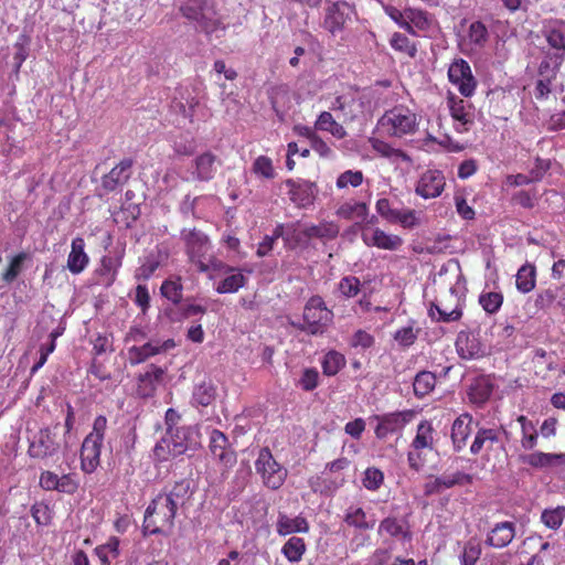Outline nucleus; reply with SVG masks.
<instances>
[{
	"mask_svg": "<svg viewBox=\"0 0 565 565\" xmlns=\"http://www.w3.org/2000/svg\"><path fill=\"white\" fill-rule=\"evenodd\" d=\"M201 446V434L196 426H181L166 430L164 436L156 444L153 456L159 461L195 451Z\"/></svg>",
	"mask_w": 565,
	"mask_h": 565,
	"instance_id": "f257e3e1",
	"label": "nucleus"
},
{
	"mask_svg": "<svg viewBox=\"0 0 565 565\" xmlns=\"http://www.w3.org/2000/svg\"><path fill=\"white\" fill-rule=\"evenodd\" d=\"M420 117L405 105L387 109L376 122V130L390 138H404L417 132Z\"/></svg>",
	"mask_w": 565,
	"mask_h": 565,
	"instance_id": "f03ea898",
	"label": "nucleus"
},
{
	"mask_svg": "<svg viewBox=\"0 0 565 565\" xmlns=\"http://www.w3.org/2000/svg\"><path fill=\"white\" fill-rule=\"evenodd\" d=\"M178 510L179 508L163 492H160L145 511L143 535L161 534L166 530H172Z\"/></svg>",
	"mask_w": 565,
	"mask_h": 565,
	"instance_id": "7ed1b4c3",
	"label": "nucleus"
},
{
	"mask_svg": "<svg viewBox=\"0 0 565 565\" xmlns=\"http://www.w3.org/2000/svg\"><path fill=\"white\" fill-rule=\"evenodd\" d=\"M181 239L185 245L189 262L198 271L210 273L218 259L210 254L211 243L209 237L196 228H183Z\"/></svg>",
	"mask_w": 565,
	"mask_h": 565,
	"instance_id": "20e7f679",
	"label": "nucleus"
},
{
	"mask_svg": "<svg viewBox=\"0 0 565 565\" xmlns=\"http://www.w3.org/2000/svg\"><path fill=\"white\" fill-rule=\"evenodd\" d=\"M333 311L320 296H312L305 305L302 318L291 324L309 334H322L333 322Z\"/></svg>",
	"mask_w": 565,
	"mask_h": 565,
	"instance_id": "39448f33",
	"label": "nucleus"
},
{
	"mask_svg": "<svg viewBox=\"0 0 565 565\" xmlns=\"http://www.w3.org/2000/svg\"><path fill=\"white\" fill-rule=\"evenodd\" d=\"M180 11L184 18L198 22L206 34L224 32L226 29L217 17L213 0H189L181 6Z\"/></svg>",
	"mask_w": 565,
	"mask_h": 565,
	"instance_id": "423d86ee",
	"label": "nucleus"
},
{
	"mask_svg": "<svg viewBox=\"0 0 565 565\" xmlns=\"http://www.w3.org/2000/svg\"><path fill=\"white\" fill-rule=\"evenodd\" d=\"M255 469L257 473L262 476L264 484L271 490L279 489L284 484L288 473L287 469L275 460L271 451L267 447L259 450L255 461Z\"/></svg>",
	"mask_w": 565,
	"mask_h": 565,
	"instance_id": "0eeeda50",
	"label": "nucleus"
},
{
	"mask_svg": "<svg viewBox=\"0 0 565 565\" xmlns=\"http://www.w3.org/2000/svg\"><path fill=\"white\" fill-rule=\"evenodd\" d=\"M207 274L210 278H214L215 275L224 276V278L215 286V291L217 294L237 292L247 281L242 269L228 266L221 260H217L212 267V270Z\"/></svg>",
	"mask_w": 565,
	"mask_h": 565,
	"instance_id": "6e6552de",
	"label": "nucleus"
},
{
	"mask_svg": "<svg viewBox=\"0 0 565 565\" xmlns=\"http://www.w3.org/2000/svg\"><path fill=\"white\" fill-rule=\"evenodd\" d=\"M56 437V433L49 427L40 429L30 440L29 456L35 459H46L56 455L61 449V443Z\"/></svg>",
	"mask_w": 565,
	"mask_h": 565,
	"instance_id": "1a4fd4ad",
	"label": "nucleus"
},
{
	"mask_svg": "<svg viewBox=\"0 0 565 565\" xmlns=\"http://www.w3.org/2000/svg\"><path fill=\"white\" fill-rule=\"evenodd\" d=\"M369 104L365 95L359 92H349L335 97L331 109L341 111L347 120L353 121L364 114Z\"/></svg>",
	"mask_w": 565,
	"mask_h": 565,
	"instance_id": "9d476101",
	"label": "nucleus"
},
{
	"mask_svg": "<svg viewBox=\"0 0 565 565\" xmlns=\"http://www.w3.org/2000/svg\"><path fill=\"white\" fill-rule=\"evenodd\" d=\"M448 78L451 84L458 87L461 95L466 97L473 95L477 82L472 75L469 63L463 58L455 60L449 65Z\"/></svg>",
	"mask_w": 565,
	"mask_h": 565,
	"instance_id": "9b49d317",
	"label": "nucleus"
},
{
	"mask_svg": "<svg viewBox=\"0 0 565 565\" xmlns=\"http://www.w3.org/2000/svg\"><path fill=\"white\" fill-rule=\"evenodd\" d=\"M415 413L413 411H403L396 413H388L384 415H375L373 420H376L375 435L380 439H385L390 434L397 433L409 423Z\"/></svg>",
	"mask_w": 565,
	"mask_h": 565,
	"instance_id": "f8f14e48",
	"label": "nucleus"
},
{
	"mask_svg": "<svg viewBox=\"0 0 565 565\" xmlns=\"http://www.w3.org/2000/svg\"><path fill=\"white\" fill-rule=\"evenodd\" d=\"M446 185L445 175L440 170L428 169L423 172L416 183L415 192L425 200L440 196Z\"/></svg>",
	"mask_w": 565,
	"mask_h": 565,
	"instance_id": "ddd939ff",
	"label": "nucleus"
},
{
	"mask_svg": "<svg viewBox=\"0 0 565 565\" xmlns=\"http://www.w3.org/2000/svg\"><path fill=\"white\" fill-rule=\"evenodd\" d=\"M210 451L212 456L224 467L236 463L237 456L227 436L218 429H212L210 434Z\"/></svg>",
	"mask_w": 565,
	"mask_h": 565,
	"instance_id": "4468645a",
	"label": "nucleus"
},
{
	"mask_svg": "<svg viewBox=\"0 0 565 565\" xmlns=\"http://www.w3.org/2000/svg\"><path fill=\"white\" fill-rule=\"evenodd\" d=\"M352 13L353 8L348 2L337 1L327 8L323 28L335 35L343 30Z\"/></svg>",
	"mask_w": 565,
	"mask_h": 565,
	"instance_id": "2eb2a0df",
	"label": "nucleus"
},
{
	"mask_svg": "<svg viewBox=\"0 0 565 565\" xmlns=\"http://www.w3.org/2000/svg\"><path fill=\"white\" fill-rule=\"evenodd\" d=\"M362 241L369 247H377L385 250H396L402 244L403 239L398 235L387 234L381 228H369L362 226Z\"/></svg>",
	"mask_w": 565,
	"mask_h": 565,
	"instance_id": "dca6fc26",
	"label": "nucleus"
},
{
	"mask_svg": "<svg viewBox=\"0 0 565 565\" xmlns=\"http://www.w3.org/2000/svg\"><path fill=\"white\" fill-rule=\"evenodd\" d=\"M132 160L122 159L107 174L102 178V188L106 192H113L127 183L131 175Z\"/></svg>",
	"mask_w": 565,
	"mask_h": 565,
	"instance_id": "f3484780",
	"label": "nucleus"
},
{
	"mask_svg": "<svg viewBox=\"0 0 565 565\" xmlns=\"http://www.w3.org/2000/svg\"><path fill=\"white\" fill-rule=\"evenodd\" d=\"M120 267V256L104 255L99 266L95 269V282L105 288H109L115 282Z\"/></svg>",
	"mask_w": 565,
	"mask_h": 565,
	"instance_id": "a211bd4d",
	"label": "nucleus"
},
{
	"mask_svg": "<svg viewBox=\"0 0 565 565\" xmlns=\"http://www.w3.org/2000/svg\"><path fill=\"white\" fill-rule=\"evenodd\" d=\"M103 441L86 437L81 449V467L85 473H93L99 465Z\"/></svg>",
	"mask_w": 565,
	"mask_h": 565,
	"instance_id": "6ab92c4d",
	"label": "nucleus"
},
{
	"mask_svg": "<svg viewBox=\"0 0 565 565\" xmlns=\"http://www.w3.org/2000/svg\"><path fill=\"white\" fill-rule=\"evenodd\" d=\"M218 163L217 157L210 151L198 156L193 162V179L203 182L212 180L217 171Z\"/></svg>",
	"mask_w": 565,
	"mask_h": 565,
	"instance_id": "aec40b11",
	"label": "nucleus"
},
{
	"mask_svg": "<svg viewBox=\"0 0 565 565\" xmlns=\"http://www.w3.org/2000/svg\"><path fill=\"white\" fill-rule=\"evenodd\" d=\"M89 263V257L85 252L84 238L77 236L72 239L71 252L67 256L66 268L73 274L78 275L85 270Z\"/></svg>",
	"mask_w": 565,
	"mask_h": 565,
	"instance_id": "412c9836",
	"label": "nucleus"
},
{
	"mask_svg": "<svg viewBox=\"0 0 565 565\" xmlns=\"http://www.w3.org/2000/svg\"><path fill=\"white\" fill-rule=\"evenodd\" d=\"M448 106L451 117L455 120L456 131L462 134L468 131L469 126L472 124V114L463 99H458L455 96L448 98Z\"/></svg>",
	"mask_w": 565,
	"mask_h": 565,
	"instance_id": "4be33fe9",
	"label": "nucleus"
},
{
	"mask_svg": "<svg viewBox=\"0 0 565 565\" xmlns=\"http://www.w3.org/2000/svg\"><path fill=\"white\" fill-rule=\"evenodd\" d=\"M473 418L470 414L465 413L457 417L451 427V439L456 451H460L466 447L468 438L472 433Z\"/></svg>",
	"mask_w": 565,
	"mask_h": 565,
	"instance_id": "5701e85b",
	"label": "nucleus"
},
{
	"mask_svg": "<svg viewBox=\"0 0 565 565\" xmlns=\"http://www.w3.org/2000/svg\"><path fill=\"white\" fill-rule=\"evenodd\" d=\"M164 371L156 365H150L145 373L139 374L137 393L146 398L154 394L158 385L162 382Z\"/></svg>",
	"mask_w": 565,
	"mask_h": 565,
	"instance_id": "b1692460",
	"label": "nucleus"
},
{
	"mask_svg": "<svg viewBox=\"0 0 565 565\" xmlns=\"http://www.w3.org/2000/svg\"><path fill=\"white\" fill-rule=\"evenodd\" d=\"M177 508H184L194 494L193 482L190 479L175 481L171 487H166L162 491Z\"/></svg>",
	"mask_w": 565,
	"mask_h": 565,
	"instance_id": "393cba45",
	"label": "nucleus"
},
{
	"mask_svg": "<svg viewBox=\"0 0 565 565\" xmlns=\"http://www.w3.org/2000/svg\"><path fill=\"white\" fill-rule=\"evenodd\" d=\"M449 297L455 300L454 307L450 308L445 303L444 300H440L438 303L434 302L429 308V315L431 318H435V311L438 313V321L454 322L461 318L462 310L460 307L459 298L457 297V294L452 287L449 289Z\"/></svg>",
	"mask_w": 565,
	"mask_h": 565,
	"instance_id": "a878e982",
	"label": "nucleus"
},
{
	"mask_svg": "<svg viewBox=\"0 0 565 565\" xmlns=\"http://www.w3.org/2000/svg\"><path fill=\"white\" fill-rule=\"evenodd\" d=\"M515 536V524L504 521L497 523L489 533L486 543L495 548L508 546Z\"/></svg>",
	"mask_w": 565,
	"mask_h": 565,
	"instance_id": "bb28decb",
	"label": "nucleus"
},
{
	"mask_svg": "<svg viewBox=\"0 0 565 565\" xmlns=\"http://www.w3.org/2000/svg\"><path fill=\"white\" fill-rule=\"evenodd\" d=\"M490 34L487 26L481 21H473L467 30L465 44L469 46L470 52H480L489 41Z\"/></svg>",
	"mask_w": 565,
	"mask_h": 565,
	"instance_id": "cd10ccee",
	"label": "nucleus"
},
{
	"mask_svg": "<svg viewBox=\"0 0 565 565\" xmlns=\"http://www.w3.org/2000/svg\"><path fill=\"white\" fill-rule=\"evenodd\" d=\"M308 531L309 523L303 516L298 515L291 519L285 513L278 514V519L276 522V532L279 535L286 536L291 533H307Z\"/></svg>",
	"mask_w": 565,
	"mask_h": 565,
	"instance_id": "c85d7f7f",
	"label": "nucleus"
},
{
	"mask_svg": "<svg viewBox=\"0 0 565 565\" xmlns=\"http://www.w3.org/2000/svg\"><path fill=\"white\" fill-rule=\"evenodd\" d=\"M521 460L523 463H527L533 468L543 469L563 465L565 462V455L536 451L530 455L521 456Z\"/></svg>",
	"mask_w": 565,
	"mask_h": 565,
	"instance_id": "c756f323",
	"label": "nucleus"
},
{
	"mask_svg": "<svg viewBox=\"0 0 565 565\" xmlns=\"http://www.w3.org/2000/svg\"><path fill=\"white\" fill-rule=\"evenodd\" d=\"M335 214L340 218H344L348 221H365L369 215V206L364 202H356L353 200H349L342 203ZM356 225H360V222H356Z\"/></svg>",
	"mask_w": 565,
	"mask_h": 565,
	"instance_id": "7c9ffc66",
	"label": "nucleus"
},
{
	"mask_svg": "<svg viewBox=\"0 0 565 565\" xmlns=\"http://www.w3.org/2000/svg\"><path fill=\"white\" fill-rule=\"evenodd\" d=\"M315 129L330 134L335 139H343L348 136L345 128L339 124L331 113L321 111L315 121Z\"/></svg>",
	"mask_w": 565,
	"mask_h": 565,
	"instance_id": "2f4dec72",
	"label": "nucleus"
},
{
	"mask_svg": "<svg viewBox=\"0 0 565 565\" xmlns=\"http://www.w3.org/2000/svg\"><path fill=\"white\" fill-rule=\"evenodd\" d=\"M405 525L406 522L393 516H387L380 522L377 533L380 535L386 533L392 537H401L403 541H411L412 533Z\"/></svg>",
	"mask_w": 565,
	"mask_h": 565,
	"instance_id": "473e14b6",
	"label": "nucleus"
},
{
	"mask_svg": "<svg viewBox=\"0 0 565 565\" xmlns=\"http://www.w3.org/2000/svg\"><path fill=\"white\" fill-rule=\"evenodd\" d=\"M493 392V385L489 379L479 377L476 379L468 390V397L471 403L477 405L484 404Z\"/></svg>",
	"mask_w": 565,
	"mask_h": 565,
	"instance_id": "72a5a7b5",
	"label": "nucleus"
},
{
	"mask_svg": "<svg viewBox=\"0 0 565 565\" xmlns=\"http://www.w3.org/2000/svg\"><path fill=\"white\" fill-rule=\"evenodd\" d=\"M548 45L557 51H565V22L555 20L544 26Z\"/></svg>",
	"mask_w": 565,
	"mask_h": 565,
	"instance_id": "f704fd0d",
	"label": "nucleus"
},
{
	"mask_svg": "<svg viewBox=\"0 0 565 565\" xmlns=\"http://www.w3.org/2000/svg\"><path fill=\"white\" fill-rule=\"evenodd\" d=\"M90 372L100 381H105L114 377L119 372V367L111 362V355H95Z\"/></svg>",
	"mask_w": 565,
	"mask_h": 565,
	"instance_id": "c9c22d12",
	"label": "nucleus"
},
{
	"mask_svg": "<svg viewBox=\"0 0 565 565\" xmlns=\"http://www.w3.org/2000/svg\"><path fill=\"white\" fill-rule=\"evenodd\" d=\"M369 142H370L372 149L381 157H384L387 159H393V160L399 159L404 162L412 161L411 157L406 152H404L401 149H396V148L392 147L388 142H386L380 138L371 137V138H369Z\"/></svg>",
	"mask_w": 565,
	"mask_h": 565,
	"instance_id": "e433bc0d",
	"label": "nucleus"
},
{
	"mask_svg": "<svg viewBox=\"0 0 565 565\" xmlns=\"http://www.w3.org/2000/svg\"><path fill=\"white\" fill-rule=\"evenodd\" d=\"M339 234V226L332 222H322L305 226V238L333 239Z\"/></svg>",
	"mask_w": 565,
	"mask_h": 565,
	"instance_id": "4c0bfd02",
	"label": "nucleus"
},
{
	"mask_svg": "<svg viewBox=\"0 0 565 565\" xmlns=\"http://www.w3.org/2000/svg\"><path fill=\"white\" fill-rule=\"evenodd\" d=\"M499 441V434L498 430L492 428H480L475 439L470 446V452L472 455H478L480 451L486 449H491L492 445Z\"/></svg>",
	"mask_w": 565,
	"mask_h": 565,
	"instance_id": "58836bf2",
	"label": "nucleus"
},
{
	"mask_svg": "<svg viewBox=\"0 0 565 565\" xmlns=\"http://www.w3.org/2000/svg\"><path fill=\"white\" fill-rule=\"evenodd\" d=\"M216 398V387L211 380L203 381L195 385L193 390L192 401L196 405L209 406Z\"/></svg>",
	"mask_w": 565,
	"mask_h": 565,
	"instance_id": "ea45409f",
	"label": "nucleus"
},
{
	"mask_svg": "<svg viewBox=\"0 0 565 565\" xmlns=\"http://www.w3.org/2000/svg\"><path fill=\"white\" fill-rule=\"evenodd\" d=\"M535 267L530 264L521 266L515 276L516 289L522 294H527L535 287Z\"/></svg>",
	"mask_w": 565,
	"mask_h": 565,
	"instance_id": "a19ab883",
	"label": "nucleus"
},
{
	"mask_svg": "<svg viewBox=\"0 0 565 565\" xmlns=\"http://www.w3.org/2000/svg\"><path fill=\"white\" fill-rule=\"evenodd\" d=\"M564 55L561 53L547 54L541 61L539 66V75L541 78L554 79L563 63Z\"/></svg>",
	"mask_w": 565,
	"mask_h": 565,
	"instance_id": "79ce46f5",
	"label": "nucleus"
},
{
	"mask_svg": "<svg viewBox=\"0 0 565 565\" xmlns=\"http://www.w3.org/2000/svg\"><path fill=\"white\" fill-rule=\"evenodd\" d=\"M306 543L303 539L298 536H291L284 544L281 548V553L291 563H298L301 561L305 552H306Z\"/></svg>",
	"mask_w": 565,
	"mask_h": 565,
	"instance_id": "37998d69",
	"label": "nucleus"
},
{
	"mask_svg": "<svg viewBox=\"0 0 565 565\" xmlns=\"http://www.w3.org/2000/svg\"><path fill=\"white\" fill-rule=\"evenodd\" d=\"M344 522L350 526H354L359 530H364V531L371 530L375 525V520H372V521L366 520V514L362 508L348 509L345 516H344Z\"/></svg>",
	"mask_w": 565,
	"mask_h": 565,
	"instance_id": "c03bdc74",
	"label": "nucleus"
},
{
	"mask_svg": "<svg viewBox=\"0 0 565 565\" xmlns=\"http://www.w3.org/2000/svg\"><path fill=\"white\" fill-rule=\"evenodd\" d=\"M433 427L429 422L423 420L417 426V433L412 441V447L415 450L423 448H433Z\"/></svg>",
	"mask_w": 565,
	"mask_h": 565,
	"instance_id": "a18cd8bd",
	"label": "nucleus"
},
{
	"mask_svg": "<svg viewBox=\"0 0 565 565\" xmlns=\"http://www.w3.org/2000/svg\"><path fill=\"white\" fill-rule=\"evenodd\" d=\"M436 384V377L431 372H419L414 380L413 387L416 396L427 395Z\"/></svg>",
	"mask_w": 565,
	"mask_h": 565,
	"instance_id": "49530a36",
	"label": "nucleus"
},
{
	"mask_svg": "<svg viewBox=\"0 0 565 565\" xmlns=\"http://www.w3.org/2000/svg\"><path fill=\"white\" fill-rule=\"evenodd\" d=\"M95 553L104 565H109L119 555V540L110 537L106 544L97 546Z\"/></svg>",
	"mask_w": 565,
	"mask_h": 565,
	"instance_id": "de8ad7c7",
	"label": "nucleus"
},
{
	"mask_svg": "<svg viewBox=\"0 0 565 565\" xmlns=\"http://www.w3.org/2000/svg\"><path fill=\"white\" fill-rule=\"evenodd\" d=\"M29 258L26 253H19L14 257L11 258L8 268L2 275V279L7 284H11L17 279V277L22 273L24 268V262Z\"/></svg>",
	"mask_w": 565,
	"mask_h": 565,
	"instance_id": "09e8293b",
	"label": "nucleus"
},
{
	"mask_svg": "<svg viewBox=\"0 0 565 565\" xmlns=\"http://www.w3.org/2000/svg\"><path fill=\"white\" fill-rule=\"evenodd\" d=\"M363 285L355 276L349 275L340 279L338 290L345 298H354L362 291Z\"/></svg>",
	"mask_w": 565,
	"mask_h": 565,
	"instance_id": "8fccbe9b",
	"label": "nucleus"
},
{
	"mask_svg": "<svg viewBox=\"0 0 565 565\" xmlns=\"http://www.w3.org/2000/svg\"><path fill=\"white\" fill-rule=\"evenodd\" d=\"M564 519L565 507L563 505L556 507L554 509H545L541 515V521L544 523V525L552 530L559 529Z\"/></svg>",
	"mask_w": 565,
	"mask_h": 565,
	"instance_id": "3c124183",
	"label": "nucleus"
},
{
	"mask_svg": "<svg viewBox=\"0 0 565 565\" xmlns=\"http://www.w3.org/2000/svg\"><path fill=\"white\" fill-rule=\"evenodd\" d=\"M479 303L487 313L493 315L500 310L503 303V296L497 291L482 292L479 296Z\"/></svg>",
	"mask_w": 565,
	"mask_h": 565,
	"instance_id": "603ef678",
	"label": "nucleus"
},
{
	"mask_svg": "<svg viewBox=\"0 0 565 565\" xmlns=\"http://www.w3.org/2000/svg\"><path fill=\"white\" fill-rule=\"evenodd\" d=\"M457 353H477L479 342L477 338L467 331H460L456 339Z\"/></svg>",
	"mask_w": 565,
	"mask_h": 565,
	"instance_id": "864d4df0",
	"label": "nucleus"
},
{
	"mask_svg": "<svg viewBox=\"0 0 565 565\" xmlns=\"http://www.w3.org/2000/svg\"><path fill=\"white\" fill-rule=\"evenodd\" d=\"M391 46L398 52L405 53L409 57H415L417 49L414 43L403 33L395 32L390 40Z\"/></svg>",
	"mask_w": 565,
	"mask_h": 565,
	"instance_id": "5fc2aeb1",
	"label": "nucleus"
},
{
	"mask_svg": "<svg viewBox=\"0 0 565 565\" xmlns=\"http://www.w3.org/2000/svg\"><path fill=\"white\" fill-rule=\"evenodd\" d=\"M364 177L360 170H347L342 172L335 182L338 189H345L348 186L358 188L363 183Z\"/></svg>",
	"mask_w": 565,
	"mask_h": 565,
	"instance_id": "6e6d98bb",
	"label": "nucleus"
},
{
	"mask_svg": "<svg viewBox=\"0 0 565 565\" xmlns=\"http://www.w3.org/2000/svg\"><path fill=\"white\" fill-rule=\"evenodd\" d=\"M349 344L354 350L366 351L373 348L374 337L364 330H358L350 338Z\"/></svg>",
	"mask_w": 565,
	"mask_h": 565,
	"instance_id": "4d7b16f0",
	"label": "nucleus"
},
{
	"mask_svg": "<svg viewBox=\"0 0 565 565\" xmlns=\"http://www.w3.org/2000/svg\"><path fill=\"white\" fill-rule=\"evenodd\" d=\"M285 236V227L282 225H277L271 235H266L263 241L258 244L256 254L259 257H264L269 254V252L274 248V244L277 238Z\"/></svg>",
	"mask_w": 565,
	"mask_h": 565,
	"instance_id": "13d9d810",
	"label": "nucleus"
},
{
	"mask_svg": "<svg viewBox=\"0 0 565 565\" xmlns=\"http://www.w3.org/2000/svg\"><path fill=\"white\" fill-rule=\"evenodd\" d=\"M182 289L180 279L164 280L160 288L161 295L173 303H178L182 299Z\"/></svg>",
	"mask_w": 565,
	"mask_h": 565,
	"instance_id": "bf43d9fd",
	"label": "nucleus"
},
{
	"mask_svg": "<svg viewBox=\"0 0 565 565\" xmlns=\"http://www.w3.org/2000/svg\"><path fill=\"white\" fill-rule=\"evenodd\" d=\"M253 172L258 177L273 179L275 177V169L271 159L266 156L257 157L253 163Z\"/></svg>",
	"mask_w": 565,
	"mask_h": 565,
	"instance_id": "052dcab7",
	"label": "nucleus"
},
{
	"mask_svg": "<svg viewBox=\"0 0 565 565\" xmlns=\"http://www.w3.org/2000/svg\"><path fill=\"white\" fill-rule=\"evenodd\" d=\"M443 489H449L455 486L470 484L473 480L471 475L457 471L454 475H443L439 477Z\"/></svg>",
	"mask_w": 565,
	"mask_h": 565,
	"instance_id": "680f3d73",
	"label": "nucleus"
},
{
	"mask_svg": "<svg viewBox=\"0 0 565 565\" xmlns=\"http://www.w3.org/2000/svg\"><path fill=\"white\" fill-rule=\"evenodd\" d=\"M406 19L409 21V25L412 29L414 28L418 30H426L429 26V20L427 18V13L419 9L407 8L406 9Z\"/></svg>",
	"mask_w": 565,
	"mask_h": 565,
	"instance_id": "e2e57ef3",
	"label": "nucleus"
},
{
	"mask_svg": "<svg viewBox=\"0 0 565 565\" xmlns=\"http://www.w3.org/2000/svg\"><path fill=\"white\" fill-rule=\"evenodd\" d=\"M384 481V475L383 472L374 467H370L364 472V478L362 480L363 486L367 490L375 491L377 490Z\"/></svg>",
	"mask_w": 565,
	"mask_h": 565,
	"instance_id": "0e129e2a",
	"label": "nucleus"
},
{
	"mask_svg": "<svg viewBox=\"0 0 565 565\" xmlns=\"http://www.w3.org/2000/svg\"><path fill=\"white\" fill-rule=\"evenodd\" d=\"M319 383V372L315 367H308L302 371L300 379L297 382V385L300 386L303 391L310 392L313 391Z\"/></svg>",
	"mask_w": 565,
	"mask_h": 565,
	"instance_id": "69168bd1",
	"label": "nucleus"
},
{
	"mask_svg": "<svg viewBox=\"0 0 565 565\" xmlns=\"http://www.w3.org/2000/svg\"><path fill=\"white\" fill-rule=\"evenodd\" d=\"M345 355H324L322 361L323 373L326 375L337 374L345 365Z\"/></svg>",
	"mask_w": 565,
	"mask_h": 565,
	"instance_id": "338daca9",
	"label": "nucleus"
},
{
	"mask_svg": "<svg viewBox=\"0 0 565 565\" xmlns=\"http://www.w3.org/2000/svg\"><path fill=\"white\" fill-rule=\"evenodd\" d=\"M481 554V548L479 544L469 541L465 547L461 555V564L462 565H476Z\"/></svg>",
	"mask_w": 565,
	"mask_h": 565,
	"instance_id": "774afa93",
	"label": "nucleus"
}]
</instances>
